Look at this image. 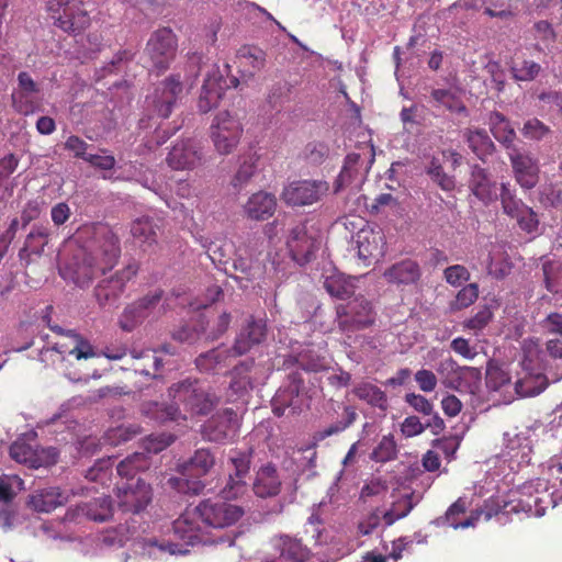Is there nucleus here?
Returning <instances> with one entry per match:
<instances>
[{
	"label": "nucleus",
	"mask_w": 562,
	"mask_h": 562,
	"mask_svg": "<svg viewBox=\"0 0 562 562\" xmlns=\"http://www.w3.org/2000/svg\"><path fill=\"white\" fill-rule=\"evenodd\" d=\"M510 381L509 374L497 366H491L486 370V385L493 391H498Z\"/></svg>",
	"instance_id": "774afa93"
},
{
	"label": "nucleus",
	"mask_w": 562,
	"mask_h": 562,
	"mask_svg": "<svg viewBox=\"0 0 562 562\" xmlns=\"http://www.w3.org/2000/svg\"><path fill=\"white\" fill-rule=\"evenodd\" d=\"M135 359L136 361L133 364L135 372L146 376L156 378L162 366L161 358L158 357L157 351L150 349L140 351Z\"/></svg>",
	"instance_id": "a18cd8bd"
},
{
	"label": "nucleus",
	"mask_w": 562,
	"mask_h": 562,
	"mask_svg": "<svg viewBox=\"0 0 562 562\" xmlns=\"http://www.w3.org/2000/svg\"><path fill=\"white\" fill-rule=\"evenodd\" d=\"M397 457V446L392 435L383 436L371 453L375 462L385 463Z\"/></svg>",
	"instance_id": "4d7b16f0"
},
{
	"label": "nucleus",
	"mask_w": 562,
	"mask_h": 562,
	"mask_svg": "<svg viewBox=\"0 0 562 562\" xmlns=\"http://www.w3.org/2000/svg\"><path fill=\"white\" fill-rule=\"evenodd\" d=\"M243 131L239 120L229 112L217 113L211 125V138L216 151L221 155L233 153L239 144Z\"/></svg>",
	"instance_id": "f8f14e48"
},
{
	"label": "nucleus",
	"mask_w": 562,
	"mask_h": 562,
	"mask_svg": "<svg viewBox=\"0 0 562 562\" xmlns=\"http://www.w3.org/2000/svg\"><path fill=\"white\" fill-rule=\"evenodd\" d=\"M467 142L471 150L481 160H484L494 150V143L484 130L469 131Z\"/></svg>",
	"instance_id": "49530a36"
},
{
	"label": "nucleus",
	"mask_w": 562,
	"mask_h": 562,
	"mask_svg": "<svg viewBox=\"0 0 562 562\" xmlns=\"http://www.w3.org/2000/svg\"><path fill=\"white\" fill-rule=\"evenodd\" d=\"M215 464V458L209 449H198L186 462L178 465L183 476H202L210 472Z\"/></svg>",
	"instance_id": "72a5a7b5"
},
{
	"label": "nucleus",
	"mask_w": 562,
	"mask_h": 562,
	"mask_svg": "<svg viewBox=\"0 0 562 562\" xmlns=\"http://www.w3.org/2000/svg\"><path fill=\"white\" fill-rule=\"evenodd\" d=\"M355 243L359 258L364 261H379L385 255V235L375 224L364 223L356 233Z\"/></svg>",
	"instance_id": "f3484780"
},
{
	"label": "nucleus",
	"mask_w": 562,
	"mask_h": 562,
	"mask_svg": "<svg viewBox=\"0 0 562 562\" xmlns=\"http://www.w3.org/2000/svg\"><path fill=\"white\" fill-rule=\"evenodd\" d=\"M323 278L324 289L333 297L346 300L355 292L352 282L344 273L335 269L327 270Z\"/></svg>",
	"instance_id": "4c0bfd02"
},
{
	"label": "nucleus",
	"mask_w": 562,
	"mask_h": 562,
	"mask_svg": "<svg viewBox=\"0 0 562 562\" xmlns=\"http://www.w3.org/2000/svg\"><path fill=\"white\" fill-rule=\"evenodd\" d=\"M75 240L79 250L63 276L69 277L78 286H88L117 263L120 239L110 226L102 223L82 225L77 229Z\"/></svg>",
	"instance_id": "f257e3e1"
},
{
	"label": "nucleus",
	"mask_w": 562,
	"mask_h": 562,
	"mask_svg": "<svg viewBox=\"0 0 562 562\" xmlns=\"http://www.w3.org/2000/svg\"><path fill=\"white\" fill-rule=\"evenodd\" d=\"M281 486L282 482L274 464L266 463L256 471L252 491L258 497H274L280 493Z\"/></svg>",
	"instance_id": "bb28decb"
},
{
	"label": "nucleus",
	"mask_w": 562,
	"mask_h": 562,
	"mask_svg": "<svg viewBox=\"0 0 562 562\" xmlns=\"http://www.w3.org/2000/svg\"><path fill=\"white\" fill-rule=\"evenodd\" d=\"M49 236L50 229L47 225L35 224L27 234L24 246L19 252L20 258L22 260H27L31 255L40 256L48 244Z\"/></svg>",
	"instance_id": "e433bc0d"
},
{
	"label": "nucleus",
	"mask_w": 562,
	"mask_h": 562,
	"mask_svg": "<svg viewBox=\"0 0 562 562\" xmlns=\"http://www.w3.org/2000/svg\"><path fill=\"white\" fill-rule=\"evenodd\" d=\"M420 277V266L413 259H403L395 262L383 272L385 281L397 286L415 284Z\"/></svg>",
	"instance_id": "cd10ccee"
},
{
	"label": "nucleus",
	"mask_w": 562,
	"mask_h": 562,
	"mask_svg": "<svg viewBox=\"0 0 562 562\" xmlns=\"http://www.w3.org/2000/svg\"><path fill=\"white\" fill-rule=\"evenodd\" d=\"M286 247L292 259L299 265H304L311 261L319 248V239L308 232L305 223H296L289 231Z\"/></svg>",
	"instance_id": "aec40b11"
},
{
	"label": "nucleus",
	"mask_w": 562,
	"mask_h": 562,
	"mask_svg": "<svg viewBox=\"0 0 562 562\" xmlns=\"http://www.w3.org/2000/svg\"><path fill=\"white\" fill-rule=\"evenodd\" d=\"M468 510V502L463 497H459L454 503H452L443 517L438 518V522L447 524L453 529H467L470 527H475L477 521L480 520V512L472 510L470 515L465 519H461V516L464 515Z\"/></svg>",
	"instance_id": "c756f323"
},
{
	"label": "nucleus",
	"mask_w": 562,
	"mask_h": 562,
	"mask_svg": "<svg viewBox=\"0 0 562 562\" xmlns=\"http://www.w3.org/2000/svg\"><path fill=\"white\" fill-rule=\"evenodd\" d=\"M427 173L430 176L431 180L435 181L442 190L451 191L454 189V178L443 171V168L438 159H431L427 168Z\"/></svg>",
	"instance_id": "052dcab7"
},
{
	"label": "nucleus",
	"mask_w": 562,
	"mask_h": 562,
	"mask_svg": "<svg viewBox=\"0 0 562 562\" xmlns=\"http://www.w3.org/2000/svg\"><path fill=\"white\" fill-rule=\"evenodd\" d=\"M510 164L516 181L524 189H532L539 182V164L530 154L514 149L509 154Z\"/></svg>",
	"instance_id": "393cba45"
},
{
	"label": "nucleus",
	"mask_w": 562,
	"mask_h": 562,
	"mask_svg": "<svg viewBox=\"0 0 562 562\" xmlns=\"http://www.w3.org/2000/svg\"><path fill=\"white\" fill-rule=\"evenodd\" d=\"M85 516L93 521L103 522L113 516V505L110 496L93 498L81 506Z\"/></svg>",
	"instance_id": "79ce46f5"
},
{
	"label": "nucleus",
	"mask_w": 562,
	"mask_h": 562,
	"mask_svg": "<svg viewBox=\"0 0 562 562\" xmlns=\"http://www.w3.org/2000/svg\"><path fill=\"white\" fill-rule=\"evenodd\" d=\"M437 372L446 387L457 391L467 389L473 393L481 382V370L479 368L461 367L451 357L438 363Z\"/></svg>",
	"instance_id": "ddd939ff"
},
{
	"label": "nucleus",
	"mask_w": 562,
	"mask_h": 562,
	"mask_svg": "<svg viewBox=\"0 0 562 562\" xmlns=\"http://www.w3.org/2000/svg\"><path fill=\"white\" fill-rule=\"evenodd\" d=\"M542 272L546 289L553 294L559 293L562 290V261H544Z\"/></svg>",
	"instance_id": "603ef678"
},
{
	"label": "nucleus",
	"mask_w": 562,
	"mask_h": 562,
	"mask_svg": "<svg viewBox=\"0 0 562 562\" xmlns=\"http://www.w3.org/2000/svg\"><path fill=\"white\" fill-rule=\"evenodd\" d=\"M67 496L59 487H46L35 491L30 496V505L36 512L50 513L56 507L64 505Z\"/></svg>",
	"instance_id": "2f4dec72"
},
{
	"label": "nucleus",
	"mask_w": 562,
	"mask_h": 562,
	"mask_svg": "<svg viewBox=\"0 0 562 562\" xmlns=\"http://www.w3.org/2000/svg\"><path fill=\"white\" fill-rule=\"evenodd\" d=\"M226 80L220 69L212 66L203 80L201 93L198 99V108L202 113H207L218 105L226 89Z\"/></svg>",
	"instance_id": "5701e85b"
},
{
	"label": "nucleus",
	"mask_w": 562,
	"mask_h": 562,
	"mask_svg": "<svg viewBox=\"0 0 562 562\" xmlns=\"http://www.w3.org/2000/svg\"><path fill=\"white\" fill-rule=\"evenodd\" d=\"M168 392L173 403L182 405L183 411L192 416L206 415L217 404V397L209 393L198 380L186 379L175 383Z\"/></svg>",
	"instance_id": "f03ea898"
},
{
	"label": "nucleus",
	"mask_w": 562,
	"mask_h": 562,
	"mask_svg": "<svg viewBox=\"0 0 562 562\" xmlns=\"http://www.w3.org/2000/svg\"><path fill=\"white\" fill-rule=\"evenodd\" d=\"M158 228L154 218L142 216L132 222L131 234L139 243L153 245L157 243Z\"/></svg>",
	"instance_id": "37998d69"
},
{
	"label": "nucleus",
	"mask_w": 562,
	"mask_h": 562,
	"mask_svg": "<svg viewBox=\"0 0 562 562\" xmlns=\"http://www.w3.org/2000/svg\"><path fill=\"white\" fill-rule=\"evenodd\" d=\"M233 267L241 273V278L248 281L254 280L261 273L262 267L258 259H254L246 248H237Z\"/></svg>",
	"instance_id": "c03bdc74"
},
{
	"label": "nucleus",
	"mask_w": 562,
	"mask_h": 562,
	"mask_svg": "<svg viewBox=\"0 0 562 562\" xmlns=\"http://www.w3.org/2000/svg\"><path fill=\"white\" fill-rule=\"evenodd\" d=\"M232 356H234L232 348L218 347L201 353L195 359V366L201 372L214 373L227 367V360Z\"/></svg>",
	"instance_id": "58836bf2"
},
{
	"label": "nucleus",
	"mask_w": 562,
	"mask_h": 562,
	"mask_svg": "<svg viewBox=\"0 0 562 562\" xmlns=\"http://www.w3.org/2000/svg\"><path fill=\"white\" fill-rule=\"evenodd\" d=\"M202 526L198 505L186 508L172 524L175 539L180 540L182 543H170V552L187 553L189 550L182 547L204 542Z\"/></svg>",
	"instance_id": "9b49d317"
},
{
	"label": "nucleus",
	"mask_w": 562,
	"mask_h": 562,
	"mask_svg": "<svg viewBox=\"0 0 562 562\" xmlns=\"http://www.w3.org/2000/svg\"><path fill=\"white\" fill-rule=\"evenodd\" d=\"M359 153H350L346 156L335 182L336 192L352 183L360 184L366 179L374 161V148L373 145L364 143L359 146Z\"/></svg>",
	"instance_id": "6e6552de"
},
{
	"label": "nucleus",
	"mask_w": 562,
	"mask_h": 562,
	"mask_svg": "<svg viewBox=\"0 0 562 562\" xmlns=\"http://www.w3.org/2000/svg\"><path fill=\"white\" fill-rule=\"evenodd\" d=\"M541 69V65L531 59L513 60L510 64V72L516 81H532Z\"/></svg>",
	"instance_id": "864d4df0"
},
{
	"label": "nucleus",
	"mask_w": 562,
	"mask_h": 562,
	"mask_svg": "<svg viewBox=\"0 0 562 562\" xmlns=\"http://www.w3.org/2000/svg\"><path fill=\"white\" fill-rule=\"evenodd\" d=\"M513 505H516V501L504 502L502 504L497 498H488L481 508L474 509V512H480V517L484 516L485 520H490L501 514H519L518 510H510V506Z\"/></svg>",
	"instance_id": "13d9d810"
},
{
	"label": "nucleus",
	"mask_w": 562,
	"mask_h": 562,
	"mask_svg": "<svg viewBox=\"0 0 562 562\" xmlns=\"http://www.w3.org/2000/svg\"><path fill=\"white\" fill-rule=\"evenodd\" d=\"M357 418L358 414L356 408L353 406H345L342 412V418L325 428L321 434V438L324 439L326 437L346 430L357 420Z\"/></svg>",
	"instance_id": "e2e57ef3"
},
{
	"label": "nucleus",
	"mask_w": 562,
	"mask_h": 562,
	"mask_svg": "<svg viewBox=\"0 0 562 562\" xmlns=\"http://www.w3.org/2000/svg\"><path fill=\"white\" fill-rule=\"evenodd\" d=\"M10 457L18 463L27 465L31 469L50 467L58 461V450L54 447L43 448L36 440L26 437H19L9 449Z\"/></svg>",
	"instance_id": "423d86ee"
},
{
	"label": "nucleus",
	"mask_w": 562,
	"mask_h": 562,
	"mask_svg": "<svg viewBox=\"0 0 562 562\" xmlns=\"http://www.w3.org/2000/svg\"><path fill=\"white\" fill-rule=\"evenodd\" d=\"M142 434V427L137 424L121 425L105 431L103 440L110 446H119L127 442Z\"/></svg>",
	"instance_id": "de8ad7c7"
},
{
	"label": "nucleus",
	"mask_w": 562,
	"mask_h": 562,
	"mask_svg": "<svg viewBox=\"0 0 562 562\" xmlns=\"http://www.w3.org/2000/svg\"><path fill=\"white\" fill-rule=\"evenodd\" d=\"M162 296L164 291L161 289H155L128 304L119 319L121 329L131 333L143 324L145 319L154 314Z\"/></svg>",
	"instance_id": "dca6fc26"
},
{
	"label": "nucleus",
	"mask_w": 562,
	"mask_h": 562,
	"mask_svg": "<svg viewBox=\"0 0 562 562\" xmlns=\"http://www.w3.org/2000/svg\"><path fill=\"white\" fill-rule=\"evenodd\" d=\"M329 153V146L325 142L313 140L306 144L304 158L312 165H321L328 158Z\"/></svg>",
	"instance_id": "0e129e2a"
},
{
	"label": "nucleus",
	"mask_w": 562,
	"mask_h": 562,
	"mask_svg": "<svg viewBox=\"0 0 562 562\" xmlns=\"http://www.w3.org/2000/svg\"><path fill=\"white\" fill-rule=\"evenodd\" d=\"M182 89L179 76H170L156 87L149 100L159 117H169Z\"/></svg>",
	"instance_id": "412c9836"
},
{
	"label": "nucleus",
	"mask_w": 562,
	"mask_h": 562,
	"mask_svg": "<svg viewBox=\"0 0 562 562\" xmlns=\"http://www.w3.org/2000/svg\"><path fill=\"white\" fill-rule=\"evenodd\" d=\"M239 430V418L233 408H225L213 415L203 426V438L207 441L224 443L233 440Z\"/></svg>",
	"instance_id": "a211bd4d"
},
{
	"label": "nucleus",
	"mask_w": 562,
	"mask_h": 562,
	"mask_svg": "<svg viewBox=\"0 0 562 562\" xmlns=\"http://www.w3.org/2000/svg\"><path fill=\"white\" fill-rule=\"evenodd\" d=\"M204 527L225 529L235 525L245 514L244 508L224 498H207L198 504Z\"/></svg>",
	"instance_id": "39448f33"
},
{
	"label": "nucleus",
	"mask_w": 562,
	"mask_h": 562,
	"mask_svg": "<svg viewBox=\"0 0 562 562\" xmlns=\"http://www.w3.org/2000/svg\"><path fill=\"white\" fill-rule=\"evenodd\" d=\"M138 269V265L133 261L110 277L102 279L93 291L99 306H115L125 292L127 283L137 276Z\"/></svg>",
	"instance_id": "0eeeda50"
},
{
	"label": "nucleus",
	"mask_w": 562,
	"mask_h": 562,
	"mask_svg": "<svg viewBox=\"0 0 562 562\" xmlns=\"http://www.w3.org/2000/svg\"><path fill=\"white\" fill-rule=\"evenodd\" d=\"M352 393L360 401L366 402L368 405L372 407H376L383 412H385L389 407L387 395L381 390L379 386L370 383V382H360L358 383Z\"/></svg>",
	"instance_id": "ea45409f"
},
{
	"label": "nucleus",
	"mask_w": 562,
	"mask_h": 562,
	"mask_svg": "<svg viewBox=\"0 0 562 562\" xmlns=\"http://www.w3.org/2000/svg\"><path fill=\"white\" fill-rule=\"evenodd\" d=\"M488 124L493 136L506 147H510L516 138V133L510 122L501 112L490 114Z\"/></svg>",
	"instance_id": "a19ab883"
},
{
	"label": "nucleus",
	"mask_w": 562,
	"mask_h": 562,
	"mask_svg": "<svg viewBox=\"0 0 562 562\" xmlns=\"http://www.w3.org/2000/svg\"><path fill=\"white\" fill-rule=\"evenodd\" d=\"M146 50L153 66L158 70H166L176 56V35L167 27L157 30L150 36Z\"/></svg>",
	"instance_id": "6ab92c4d"
},
{
	"label": "nucleus",
	"mask_w": 562,
	"mask_h": 562,
	"mask_svg": "<svg viewBox=\"0 0 562 562\" xmlns=\"http://www.w3.org/2000/svg\"><path fill=\"white\" fill-rule=\"evenodd\" d=\"M502 203V209L505 214L510 217L518 215L519 212L526 206L520 200L516 199L515 194L509 189V184H501V193L498 194Z\"/></svg>",
	"instance_id": "680f3d73"
},
{
	"label": "nucleus",
	"mask_w": 562,
	"mask_h": 562,
	"mask_svg": "<svg viewBox=\"0 0 562 562\" xmlns=\"http://www.w3.org/2000/svg\"><path fill=\"white\" fill-rule=\"evenodd\" d=\"M202 526L198 505L186 508L172 524L175 539L180 540L182 543H170V552L187 553L189 550L182 547L204 542Z\"/></svg>",
	"instance_id": "9d476101"
},
{
	"label": "nucleus",
	"mask_w": 562,
	"mask_h": 562,
	"mask_svg": "<svg viewBox=\"0 0 562 562\" xmlns=\"http://www.w3.org/2000/svg\"><path fill=\"white\" fill-rule=\"evenodd\" d=\"M293 359L301 369L307 372H322L328 368L326 359L312 349L301 350Z\"/></svg>",
	"instance_id": "8fccbe9b"
},
{
	"label": "nucleus",
	"mask_w": 562,
	"mask_h": 562,
	"mask_svg": "<svg viewBox=\"0 0 562 562\" xmlns=\"http://www.w3.org/2000/svg\"><path fill=\"white\" fill-rule=\"evenodd\" d=\"M115 496L120 510L127 514H139L151 503L153 487L144 479L137 477L135 482L117 485Z\"/></svg>",
	"instance_id": "4468645a"
},
{
	"label": "nucleus",
	"mask_w": 562,
	"mask_h": 562,
	"mask_svg": "<svg viewBox=\"0 0 562 562\" xmlns=\"http://www.w3.org/2000/svg\"><path fill=\"white\" fill-rule=\"evenodd\" d=\"M201 147L193 139H182L173 145L167 164L175 170H192L201 165Z\"/></svg>",
	"instance_id": "b1692460"
},
{
	"label": "nucleus",
	"mask_w": 562,
	"mask_h": 562,
	"mask_svg": "<svg viewBox=\"0 0 562 562\" xmlns=\"http://www.w3.org/2000/svg\"><path fill=\"white\" fill-rule=\"evenodd\" d=\"M469 188L472 194L484 204H488L498 199L496 182L492 181L486 169L477 165L472 168Z\"/></svg>",
	"instance_id": "c85d7f7f"
},
{
	"label": "nucleus",
	"mask_w": 562,
	"mask_h": 562,
	"mask_svg": "<svg viewBox=\"0 0 562 562\" xmlns=\"http://www.w3.org/2000/svg\"><path fill=\"white\" fill-rule=\"evenodd\" d=\"M430 100L435 109H443L459 116H468V109L464 102L451 89H432Z\"/></svg>",
	"instance_id": "f704fd0d"
},
{
	"label": "nucleus",
	"mask_w": 562,
	"mask_h": 562,
	"mask_svg": "<svg viewBox=\"0 0 562 562\" xmlns=\"http://www.w3.org/2000/svg\"><path fill=\"white\" fill-rule=\"evenodd\" d=\"M299 384L279 389L272 398V413L281 417L288 408L293 407L294 401L299 396Z\"/></svg>",
	"instance_id": "3c124183"
},
{
	"label": "nucleus",
	"mask_w": 562,
	"mask_h": 562,
	"mask_svg": "<svg viewBox=\"0 0 562 562\" xmlns=\"http://www.w3.org/2000/svg\"><path fill=\"white\" fill-rule=\"evenodd\" d=\"M477 297L479 285L476 283H469L457 293L454 301L451 303V307L452 310L461 311L472 305Z\"/></svg>",
	"instance_id": "69168bd1"
},
{
	"label": "nucleus",
	"mask_w": 562,
	"mask_h": 562,
	"mask_svg": "<svg viewBox=\"0 0 562 562\" xmlns=\"http://www.w3.org/2000/svg\"><path fill=\"white\" fill-rule=\"evenodd\" d=\"M151 467V459L145 452H134L116 465V472L121 479H125L126 482H135L134 477L137 474L146 472Z\"/></svg>",
	"instance_id": "c9c22d12"
},
{
	"label": "nucleus",
	"mask_w": 562,
	"mask_h": 562,
	"mask_svg": "<svg viewBox=\"0 0 562 562\" xmlns=\"http://www.w3.org/2000/svg\"><path fill=\"white\" fill-rule=\"evenodd\" d=\"M252 459V450L233 449L229 453V463L233 465V475L246 481Z\"/></svg>",
	"instance_id": "6e6d98bb"
},
{
	"label": "nucleus",
	"mask_w": 562,
	"mask_h": 562,
	"mask_svg": "<svg viewBox=\"0 0 562 562\" xmlns=\"http://www.w3.org/2000/svg\"><path fill=\"white\" fill-rule=\"evenodd\" d=\"M276 209V196L265 191L254 193L244 205L246 215L255 221L268 220L274 214Z\"/></svg>",
	"instance_id": "7c9ffc66"
},
{
	"label": "nucleus",
	"mask_w": 562,
	"mask_h": 562,
	"mask_svg": "<svg viewBox=\"0 0 562 562\" xmlns=\"http://www.w3.org/2000/svg\"><path fill=\"white\" fill-rule=\"evenodd\" d=\"M47 10L56 26L69 34H79L91 22L89 12L79 0H48Z\"/></svg>",
	"instance_id": "20e7f679"
},
{
	"label": "nucleus",
	"mask_w": 562,
	"mask_h": 562,
	"mask_svg": "<svg viewBox=\"0 0 562 562\" xmlns=\"http://www.w3.org/2000/svg\"><path fill=\"white\" fill-rule=\"evenodd\" d=\"M237 57L252 67L254 70H260L266 65V53L254 45H244L237 52Z\"/></svg>",
	"instance_id": "bf43d9fd"
},
{
	"label": "nucleus",
	"mask_w": 562,
	"mask_h": 562,
	"mask_svg": "<svg viewBox=\"0 0 562 562\" xmlns=\"http://www.w3.org/2000/svg\"><path fill=\"white\" fill-rule=\"evenodd\" d=\"M173 440L175 438L172 435H150L144 439L143 446L147 451L146 454L149 456V453H159L160 451L169 447L173 442Z\"/></svg>",
	"instance_id": "338daca9"
},
{
	"label": "nucleus",
	"mask_w": 562,
	"mask_h": 562,
	"mask_svg": "<svg viewBox=\"0 0 562 562\" xmlns=\"http://www.w3.org/2000/svg\"><path fill=\"white\" fill-rule=\"evenodd\" d=\"M58 334L65 336V341H58L54 346V350L59 353H68L77 360L90 359L97 356L93 346L79 334L72 330H64L59 326L52 327Z\"/></svg>",
	"instance_id": "a878e982"
},
{
	"label": "nucleus",
	"mask_w": 562,
	"mask_h": 562,
	"mask_svg": "<svg viewBox=\"0 0 562 562\" xmlns=\"http://www.w3.org/2000/svg\"><path fill=\"white\" fill-rule=\"evenodd\" d=\"M276 548L280 558L289 562H306L312 555L311 550L300 539L286 535L276 539Z\"/></svg>",
	"instance_id": "473e14b6"
},
{
	"label": "nucleus",
	"mask_w": 562,
	"mask_h": 562,
	"mask_svg": "<svg viewBox=\"0 0 562 562\" xmlns=\"http://www.w3.org/2000/svg\"><path fill=\"white\" fill-rule=\"evenodd\" d=\"M329 191L325 180H296L284 187L281 198L291 206H306L317 203Z\"/></svg>",
	"instance_id": "2eb2a0df"
},
{
	"label": "nucleus",
	"mask_w": 562,
	"mask_h": 562,
	"mask_svg": "<svg viewBox=\"0 0 562 562\" xmlns=\"http://www.w3.org/2000/svg\"><path fill=\"white\" fill-rule=\"evenodd\" d=\"M376 313L372 303L363 295L336 306V324L344 334L367 329L374 325Z\"/></svg>",
	"instance_id": "7ed1b4c3"
},
{
	"label": "nucleus",
	"mask_w": 562,
	"mask_h": 562,
	"mask_svg": "<svg viewBox=\"0 0 562 562\" xmlns=\"http://www.w3.org/2000/svg\"><path fill=\"white\" fill-rule=\"evenodd\" d=\"M267 337V323L262 318L250 316L235 338L232 347L234 357L249 352L254 347L262 344Z\"/></svg>",
	"instance_id": "4be33fe9"
},
{
	"label": "nucleus",
	"mask_w": 562,
	"mask_h": 562,
	"mask_svg": "<svg viewBox=\"0 0 562 562\" xmlns=\"http://www.w3.org/2000/svg\"><path fill=\"white\" fill-rule=\"evenodd\" d=\"M555 505L553 493L549 491L547 482L538 480L536 483L522 486L520 497L516 499V505L510 506V510L540 517L546 514L547 509L554 508Z\"/></svg>",
	"instance_id": "1a4fd4ad"
},
{
	"label": "nucleus",
	"mask_w": 562,
	"mask_h": 562,
	"mask_svg": "<svg viewBox=\"0 0 562 562\" xmlns=\"http://www.w3.org/2000/svg\"><path fill=\"white\" fill-rule=\"evenodd\" d=\"M12 106L21 115H30L40 110L37 95L25 92L20 88H15L11 95Z\"/></svg>",
	"instance_id": "09e8293b"
},
{
	"label": "nucleus",
	"mask_w": 562,
	"mask_h": 562,
	"mask_svg": "<svg viewBox=\"0 0 562 562\" xmlns=\"http://www.w3.org/2000/svg\"><path fill=\"white\" fill-rule=\"evenodd\" d=\"M548 385L544 375H530L516 382L515 389L520 396H535L540 394Z\"/></svg>",
	"instance_id": "5fc2aeb1"
}]
</instances>
